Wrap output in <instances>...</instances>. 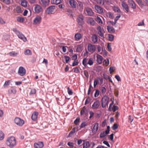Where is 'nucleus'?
Masks as SVG:
<instances>
[{
    "label": "nucleus",
    "mask_w": 148,
    "mask_h": 148,
    "mask_svg": "<svg viewBox=\"0 0 148 148\" xmlns=\"http://www.w3.org/2000/svg\"><path fill=\"white\" fill-rule=\"evenodd\" d=\"M6 144L10 148H12L16 144V140L14 136L8 137L6 140Z\"/></svg>",
    "instance_id": "obj_1"
},
{
    "label": "nucleus",
    "mask_w": 148,
    "mask_h": 148,
    "mask_svg": "<svg viewBox=\"0 0 148 148\" xmlns=\"http://www.w3.org/2000/svg\"><path fill=\"white\" fill-rule=\"evenodd\" d=\"M13 31L15 33L18 37L25 42L27 41L26 38L25 36L23 34L16 28H14L12 29Z\"/></svg>",
    "instance_id": "obj_2"
},
{
    "label": "nucleus",
    "mask_w": 148,
    "mask_h": 148,
    "mask_svg": "<svg viewBox=\"0 0 148 148\" xmlns=\"http://www.w3.org/2000/svg\"><path fill=\"white\" fill-rule=\"evenodd\" d=\"M109 98L108 96H105L102 98L101 105L102 108H105L106 106H108L109 103Z\"/></svg>",
    "instance_id": "obj_3"
},
{
    "label": "nucleus",
    "mask_w": 148,
    "mask_h": 148,
    "mask_svg": "<svg viewBox=\"0 0 148 148\" xmlns=\"http://www.w3.org/2000/svg\"><path fill=\"white\" fill-rule=\"evenodd\" d=\"M77 21L79 25H82L84 23V18L82 15H78L77 19Z\"/></svg>",
    "instance_id": "obj_4"
},
{
    "label": "nucleus",
    "mask_w": 148,
    "mask_h": 148,
    "mask_svg": "<svg viewBox=\"0 0 148 148\" xmlns=\"http://www.w3.org/2000/svg\"><path fill=\"white\" fill-rule=\"evenodd\" d=\"M14 121L16 124L20 126H22L24 123V120L18 117L15 118Z\"/></svg>",
    "instance_id": "obj_5"
},
{
    "label": "nucleus",
    "mask_w": 148,
    "mask_h": 148,
    "mask_svg": "<svg viewBox=\"0 0 148 148\" xmlns=\"http://www.w3.org/2000/svg\"><path fill=\"white\" fill-rule=\"evenodd\" d=\"M96 49V46L90 43L88 44V51L92 53L94 52Z\"/></svg>",
    "instance_id": "obj_6"
},
{
    "label": "nucleus",
    "mask_w": 148,
    "mask_h": 148,
    "mask_svg": "<svg viewBox=\"0 0 148 148\" xmlns=\"http://www.w3.org/2000/svg\"><path fill=\"white\" fill-rule=\"evenodd\" d=\"M97 29L98 31V34L99 35V36L101 37H104V32L103 28L100 25H99L97 28Z\"/></svg>",
    "instance_id": "obj_7"
},
{
    "label": "nucleus",
    "mask_w": 148,
    "mask_h": 148,
    "mask_svg": "<svg viewBox=\"0 0 148 148\" xmlns=\"http://www.w3.org/2000/svg\"><path fill=\"white\" fill-rule=\"evenodd\" d=\"M56 9V7L55 6H51L48 7L47 9V12L48 14H52Z\"/></svg>",
    "instance_id": "obj_8"
},
{
    "label": "nucleus",
    "mask_w": 148,
    "mask_h": 148,
    "mask_svg": "<svg viewBox=\"0 0 148 148\" xmlns=\"http://www.w3.org/2000/svg\"><path fill=\"white\" fill-rule=\"evenodd\" d=\"M26 70L22 66H20L19 67L18 71V74L21 76H23L25 74Z\"/></svg>",
    "instance_id": "obj_9"
},
{
    "label": "nucleus",
    "mask_w": 148,
    "mask_h": 148,
    "mask_svg": "<svg viewBox=\"0 0 148 148\" xmlns=\"http://www.w3.org/2000/svg\"><path fill=\"white\" fill-rule=\"evenodd\" d=\"M41 20L42 18L41 16L38 15L36 16L33 20L34 24H40L41 22Z\"/></svg>",
    "instance_id": "obj_10"
},
{
    "label": "nucleus",
    "mask_w": 148,
    "mask_h": 148,
    "mask_svg": "<svg viewBox=\"0 0 148 148\" xmlns=\"http://www.w3.org/2000/svg\"><path fill=\"white\" fill-rule=\"evenodd\" d=\"M100 105L99 101L96 99L92 106V108L93 109H97L99 108Z\"/></svg>",
    "instance_id": "obj_11"
},
{
    "label": "nucleus",
    "mask_w": 148,
    "mask_h": 148,
    "mask_svg": "<svg viewBox=\"0 0 148 148\" xmlns=\"http://www.w3.org/2000/svg\"><path fill=\"white\" fill-rule=\"evenodd\" d=\"M87 23L92 26H94L96 23L95 21L92 18H89L87 20Z\"/></svg>",
    "instance_id": "obj_12"
},
{
    "label": "nucleus",
    "mask_w": 148,
    "mask_h": 148,
    "mask_svg": "<svg viewBox=\"0 0 148 148\" xmlns=\"http://www.w3.org/2000/svg\"><path fill=\"white\" fill-rule=\"evenodd\" d=\"M95 8L98 13L101 14L103 13V9L101 7L97 5H95Z\"/></svg>",
    "instance_id": "obj_13"
},
{
    "label": "nucleus",
    "mask_w": 148,
    "mask_h": 148,
    "mask_svg": "<svg viewBox=\"0 0 148 148\" xmlns=\"http://www.w3.org/2000/svg\"><path fill=\"white\" fill-rule=\"evenodd\" d=\"M34 146L36 148H42L44 145L42 142H39L37 143H35L34 144Z\"/></svg>",
    "instance_id": "obj_14"
},
{
    "label": "nucleus",
    "mask_w": 148,
    "mask_h": 148,
    "mask_svg": "<svg viewBox=\"0 0 148 148\" xmlns=\"http://www.w3.org/2000/svg\"><path fill=\"white\" fill-rule=\"evenodd\" d=\"M34 10L35 12L37 13H39L42 10V7L39 5H36L34 8Z\"/></svg>",
    "instance_id": "obj_15"
},
{
    "label": "nucleus",
    "mask_w": 148,
    "mask_h": 148,
    "mask_svg": "<svg viewBox=\"0 0 148 148\" xmlns=\"http://www.w3.org/2000/svg\"><path fill=\"white\" fill-rule=\"evenodd\" d=\"M97 63L99 64H101L102 63L103 61V57L100 55L97 54Z\"/></svg>",
    "instance_id": "obj_16"
},
{
    "label": "nucleus",
    "mask_w": 148,
    "mask_h": 148,
    "mask_svg": "<svg viewBox=\"0 0 148 148\" xmlns=\"http://www.w3.org/2000/svg\"><path fill=\"white\" fill-rule=\"evenodd\" d=\"M38 113L37 112H34L32 114L31 119L33 121H36L38 118Z\"/></svg>",
    "instance_id": "obj_17"
},
{
    "label": "nucleus",
    "mask_w": 148,
    "mask_h": 148,
    "mask_svg": "<svg viewBox=\"0 0 148 148\" xmlns=\"http://www.w3.org/2000/svg\"><path fill=\"white\" fill-rule=\"evenodd\" d=\"M99 128V123H96L94 125L93 127L92 128V131L93 133H95L97 131Z\"/></svg>",
    "instance_id": "obj_18"
},
{
    "label": "nucleus",
    "mask_w": 148,
    "mask_h": 148,
    "mask_svg": "<svg viewBox=\"0 0 148 148\" xmlns=\"http://www.w3.org/2000/svg\"><path fill=\"white\" fill-rule=\"evenodd\" d=\"M129 5L133 9L136 8V4L133 0H128Z\"/></svg>",
    "instance_id": "obj_19"
},
{
    "label": "nucleus",
    "mask_w": 148,
    "mask_h": 148,
    "mask_svg": "<svg viewBox=\"0 0 148 148\" xmlns=\"http://www.w3.org/2000/svg\"><path fill=\"white\" fill-rule=\"evenodd\" d=\"M69 3L72 7L74 8H76V2L74 0H69Z\"/></svg>",
    "instance_id": "obj_20"
},
{
    "label": "nucleus",
    "mask_w": 148,
    "mask_h": 148,
    "mask_svg": "<svg viewBox=\"0 0 148 148\" xmlns=\"http://www.w3.org/2000/svg\"><path fill=\"white\" fill-rule=\"evenodd\" d=\"M121 5L125 10H126L127 13L129 12V9L127 5L124 2H122Z\"/></svg>",
    "instance_id": "obj_21"
},
{
    "label": "nucleus",
    "mask_w": 148,
    "mask_h": 148,
    "mask_svg": "<svg viewBox=\"0 0 148 148\" xmlns=\"http://www.w3.org/2000/svg\"><path fill=\"white\" fill-rule=\"evenodd\" d=\"M40 2L41 4L43 5V6H46L49 5V0H41V1Z\"/></svg>",
    "instance_id": "obj_22"
},
{
    "label": "nucleus",
    "mask_w": 148,
    "mask_h": 148,
    "mask_svg": "<svg viewBox=\"0 0 148 148\" xmlns=\"http://www.w3.org/2000/svg\"><path fill=\"white\" fill-rule=\"evenodd\" d=\"M86 11L89 16H92L93 15L94 12L90 8H86Z\"/></svg>",
    "instance_id": "obj_23"
},
{
    "label": "nucleus",
    "mask_w": 148,
    "mask_h": 148,
    "mask_svg": "<svg viewBox=\"0 0 148 148\" xmlns=\"http://www.w3.org/2000/svg\"><path fill=\"white\" fill-rule=\"evenodd\" d=\"M107 29L108 32L110 33H114L115 32V29L113 27H112L110 26H107Z\"/></svg>",
    "instance_id": "obj_24"
},
{
    "label": "nucleus",
    "mask_w": 148,
    "mask_h": 148,
    "mask_svg": "<svg viewBox=\"0 0 148 148\" xmlns=\"http://www.w3.org/2000/svg\"><path fill=\"white\" fill-rule=\"evenodd\" d=\"M92 40L94 43H96L98 41V37L96 34H93L91 37Z\"/></svg>",
    "instance_id": "obj_25"
},
{
    "label": "nucleus",
    "mask_w": 148,
    "mask_h": 148,
    "mask_svg": "<svg viewBox=\"0 0 148 148\" xmlns=\"http://www.w3.org/2000/svg\"><path fill=\"white\" fill-rule=\"evenodd\" d=\"M81 38L82 36L80 34L77 33L75 34V38L76 40H79Z\"/></svg>",
    "instance_id": "obj_26"
},
{
    "label": "nucleus",
    "mask_w": 148,
    "mask_h": 148,
    "mask_svg": "<svg viewBox=\"0 0 148 148\" xmlns=\"http://www.w3.org/2000/svg\"><path fill=\"white\" fill-rule=\"evenodd\" d=\"M83 145V148H89L90 146V143L88 141L84 142Z\"/></svg>",
    "instance_id": "obj_27"
},
{
    "label": "nucleus",
    "mask_w": 148,
    "mask_h": 148,
    "mask_svg": "<svg viewBox=\"0 0 148 148\" xmlns=\"http://www.w3.org/2000/svg\"><path fill=\"white\" fill-rule=\"evenodd\" d=\"M21 5L23 7H25L27 6V2L26 0H21Z\"/></svg>",
    "instance_id": "obj_28"
},
{
    "label": "nucleus",
    "mask_w": 148,
    "mask_h": 148,
    "mask_svg": "<svg viewBox=\"0 0 148 148\" xmlns=\"http://www.w3.org/2000/svg\"><path fill=\"white\" fill-rule=\"evenodd\" d=\"M88 59L86 58H84L83 59L82 61V64L85 67H86L87 64H88Z\"/></svg>",
    "instance_id": "obj_29"
},
{
    "label": "nucleus",
    "mask_w": 148,
    "mask_h": 148,
    "mask_svg": "<svg viewBox=\"0 0 148 148\" xmlns=\"http://www.w3.org/2000/svg\"><path fill=\"white\" fill-rule=\"evenodd\" d=\"M106 15L108 17L112 19L114 18V16L112 13L111 12H107L106 13Z\"/></svg>",
    "instance_id": "obj_30"
},
{
    "label": "nucleus",
    "mask_w": 148,
    "mask_h": 148,
    "mask_svg": "<svg viewBox=\"0 0 148 148\" xmlns=\"http://www.w3.org/2000/svg\"><path fill=\"white\" fill-rule=\"evenodd\" d=\"M75 128H73L72 130L69 133L68 136L69 137H70L72 136L75 133Z\"/></svg>",
    "instance_id": "obj_31"
},
{
    "label": "nucleus",
    "mask_w": 148,
    "mask_h": 148,
    "mask_svg": "<svg viewBox=\"0 0 148 148\" xmlns=\"http://www.w3.org/2000/svg\"><path fill=\"white\" fill-rule=\"evenodd\" d=\"M108 134V133H107L106 132H105L103 131L101 132L100 135V138H103L106 136V135Z\"/></svg>",
    "instance_id": "obj_32"
},
{
    "label": "nucleus",
    "mask_w": 148,
    "mask_h": 148,
    "mask_svg": "<svg viewBox=\"0 0 148 148\" xmlns=\"http://www.w3.org/2000/svg\"><path fill=\"white\" fill-rule=\"evenodd\" d=\"M16 20L20 23H23L24 21V19L22 17L18 16L16 18Z\"/></svg>",
    "instance_id": "obj_33"
},
{
    "label": "nucleus",
    "mask_w": 148,
    "mask_h": 148,
    "mask_svg": "<svg viewBox=\"0 0 148 148\" xmlns=\"http://www.w3.org/2000/svg\"><path fill=\"white\" fill-rule=\"evenodd\" d=\"M51 2L52 4H58L61 2V0H51Z\"/></svg>",
    "instance_id": "obj_34"
},
{
    "label": "nucleus",
    "mask_w": 148,
    "mask_h": 148,
    "mask_svg": "<svg viewBox=\"0 0 148 148\" xmlns=\"http://www.w3.org/2000/svg\"><path fill=\"white\" fill-rule=\"evenodd\" d=\"M24 54L25 55H31L32 54V52L29 49H27L25 50L24 52Z\"/></svg>",
    "instance_id": "obj_35"
},
{
    "label": "nucleus",
    "mask_w": 148,
    "mask_h": 148,
    "mask_svg": "<svg viewBox=\"0 0 148 148\" xmlns=\"http://www.w3.org/2000/svg\"><path fill=\"white\" fill-rule=\"evenodd\" d=\"M88 64L90 66L92 65L93 64V59L92 58H89L88 60Z\"/></svg>",
    "instance_id": "obj_36"
},
{
    "label": "nucleus",
    "mask_w": 148,
    "mask_h": 148,
    "mask_svg": "<svg viewBox=\"0 0 148 148\" xmlns=\"http://www.w3.org/2000/svg\"><path fill=\"white\" fill-rule=\"evenodd\" d=\"M101 92L103 95H104L106 92V89L104 87H102L100 89Z\"/></svg>",
    "instance_id": "obj_37"
},
{
    "label": "nucleus",
    "mask_w": 148,
    "mask_h": 148,
    "mask_svg": "<svg viewBox=\"0 0 148 148\" xmlns=\"http://www.w3.org/2000/svg\"><path fill=\"white\" fill-rule=\"evenodd\" d=\"M100 15L97 16V17L96 19V21L99 23L102 24L103 23V22L102 21L101 19L100 18V17L99 16Z\"/></svg>",
    "instance_id": "obj_38"
},
{
    "label": "nucleus",
    "mask_w": 148,
    "mask_h": 148,
    "mask_svg": "<svg viewBox=\"0 0 148 148\" xmlns=\"http://www.w3.org/2000/svg\"><path fill=\"white\" fill-rule=\"evenodd\" d=\"M86 108V106L83 107L80 112L81 115H83L85 113Z\"/></svg>",
    "instance_id": "obj_39"
},
{
    "label": "nucleus",
    "mask_w": 148,
    "mask_h": 148,
    "mask_svg": "<svg viewBox=\"0 0 148 148\" xmlns=\"http://www.w3.org/2000/svg\"><path fill=\"white\" fill-rule=\"evenodd\" d=\"M113 10L115 12H117L119 13L121 12V10L120 9L117 7L114 6L113 8Z\"/></svg>",
    "instance_id": "obj_40"
},
{
    "label": "nucleus",
    "mask_w": 148,
    "mask_h": 148,
    "mask_svg": "<svg viewBox=\"0 0 148 148\" xmlns=\"http://www.w3.org/2000/svg\"><path fill=\"white\" fill-rule=\"evenodd\" d=\"M18 53L15 52L14 51L10 52L9 53L10 56H15L18 55Z\"/></svg>",
    "instance_id": "obj_41"
},
{
    "label": "nucleus",
    "mask_w": 148,
    "mask_h": 148,
    "mask_svg": "<svg viewBox=\"0 0 148 148\" xmlns=\"http://www.w3.org/2000/svg\"><path fill=\"white\" fill-rule=\"evenodd\" d=\"M99 83V79H95L94 80V87L95 88L97 85Z\"/></svg>",
    "instance_id": "obj_42"
},
{
    "label": "nucleus",
    "mask_w": 148,
    "mask_h": 148,
    "mask_svg": "<svg viewBox=\"0 0 148 148\" xmlns=\"http://www.w3.org/2000/svg\"><path fill=\"white\" fill-rule=\"evenodd\" d=\"M103 63L104 65L106 66H107L109 64V60L107 59V60H105L103 61Z\"/></svg>",
    "instance_id": "obj_43"
},
{
    "label": "nucleus",
    "mask_w": 148,
    "mask_h": 148,
    "mask_svg": "<svg viewBox=\"0 0 148 148\" xmlns=\"http://www.w3.org/2000/svg\"><path fill=\"white\" fill-rule=\"evenodd\" d=\"M15 10L18 13H21L22 11L21 8L19 6H17Z\"/></svg>",
    "instance_id": "obj_44"
},
{
    "label": "nucleus",
    "mask_w": 148,
    "mask_h": 148,
    "mask_svg": "<svg viewBox=\"0 0 148 148\" xmlns=\"http://www.w3.org/2000/svg\"><path fill=\"white\" fill-rule=\"evenodd\" d=\"M16 90L15 89H10L8 90V93L11 94L12 93L15 94L16 93Z\"/></svg>",
    "instance_id": "obj_45"
},
{
    "label": "nucleus",
    "mask_w": 148,
    "mask_h": 148,
    "mask_svg": "<svg viewBox=\"0 0 148 148\" xmlns=\"http://www.w3.org/2000/svg\"><path fill=\"white\" fill-rule=\"evenodd\" d=\"M36 92V90L35 89H32L29 93V95H32L35 94Z\"/></svg>",
    "instance_id": "obj_46"
},
{
    "label": "nucleus",
    "mask_w": 148,
    "mask_h": 148,
    "mask_svg": "<svg viewBox=\"0 0 148 148\" xmlns=\"http://www.w3.org/2000/svg\"><path fill=\"white\" fill-rule=\"evenodd\" d=\"M97 2L98 4L103 5L104 3V0H97Z\"/></svg>",
    "instance_id": "obj_47"
},
{
    "label": "nucleus",
    "mask_w": 148,
    "mask_h": 148,
    "mask_svg": "<svg viewBox=\"0 0 148 148\" xmlns=\"http://www.w3.org/2000/svg\"><path fill=\"white\" fill-rule=\"evenodd\" d=\"M64 57L66 63H68V62L70 59V58L67 56H65Z\"/></svg>",
    "instance_id": "obj_48"
},
{
    "label": "nucleus",
    "mask_w": 148,
    "mask_h": 148,
    "mask_svg": "<svg viewBox=\"0 0 148 148\" xmlns=\"http://www.w3.org/2000/svg\"><path fill=\"white\" fill-rule=\"evenodd\" d=\"M4 138V133L1 131H0V140H2Z\"/></svg>",
    "instance_id": "obj_49"
},
{
    "label": "nucleus",
    "mask_w": 148,
    "mask_h": 148,
    "mask_svg": "<svg viewBox=\"0 0 148 148\" xmlns=\"http://www.w3.org/2000/svg\"><path fill=\"white\" fill-rule=\"evenodd\" d=\"M82 51V48L81 45H78L77 46V49L76 51L78 52H80Z\"/></svg>",
    "instance_id": "obj_50"
},
{
    "label": "nucleus",
    "mask_w": 148,
    "mask_h": 148,
    "mask_svg": "<svg viewBox=\"0 0 148 148\" xmlns=\"http://www.w3.org/2000/svg\"><path fill=\"white\" fill-rule=\"evenodd\" d=\"M67 91L68 94L70 95H71L73 94V92L72 90L69 87L67 88Z\"/></svg>",
    "instance_id": "obj_51"
},
{
    "label": "nucleus",
    "mask_w": 148,
    "mask_h": 148,
    "mask_svg": "<svg viewBox=\"0 0 148 148\" xmlns=\"http://www.w3.org/2000/svg\"><path fill=\"white\" fill-rule=\"evenodd\" d=\"M87 125V124L85 122L82 123L80 125V127L82 128L85 127Z\"/></svg>",
    "instance_id": "obj_52"
},
{
    "label": "nucleus",
    "mask_w": 148,
    "mask_h": 148,
    "mask_svg": "<svg viewBox=\"0 0 148 148\" xmlns=\"http://www.w3.org/2000/svg\"><path fill=\"white\" fill-rule=\"evenodd\" d=\"M91 100V99L90 98V97H88L87 98L85 101V105H86L87 104L89 103Z\"/></svg>",
    "instance_id": "obj_53"
},
{
    "label": "nucleus",
    "mask_w": 148,
    "mask_h": 148,
    "mask_svg": "<svg viewBox=\"0 0 148 148\" xmlns=\"http://www.w3.org/2000/svg\"><path fill=\"white\" fill-rule=\"evenodd\" d=\"M118 109V107L117 106L114 105L112 108V110L113 112H115L116 110Z\"/></svg>",
    "instance_id": "obj_54"
},
{
    "label": "nucleus",
    "mask_w": 148,
    "mask_h": 148,
    "mask_svg": "<svg viewBox=\"0 0 148 148\" xmlns=\"http://www.w3.org/2000/svg\"><path fill=\"white\" fill-rule=\"evenodd\" d=\"M114 36L112 34H109L108 35V38L110 41H112L114 39Z\"/></svg>",
    "instance_id": "obj_55"
},
{
    "label": "nucleus",
    "mask_w": 148,
    "mask_h": 148,
    "mask_svg": "<svg viewBox=\"0 0 148 148\" xmlns=\"http://www.w3.org/2000/svg\"><path fill=\"white\" fill-rule=\"evenodd\" d=\"M134 119L133 117V116H128V122L131 123L132 121H133Z\"/></svg>",
    "instance_id": "obj_56"
},
{
    "label": "nucleus",
    "mask_w": 148,
    "mask_h": 148,
    "mask_svg": "<svg viewBox=\"0 0 148 148\" xmlns=\"http://www.w3.org/2000/svg\"><path fill=\"white\" fill-rule=\"evenodd\" d=\"M115 68L114 67H110V68L109 71H110V74H112L114 72L115 70Z\"/></svg>",
    "instance_id": "obj_57"
},
{
    "label": "nucleus",
    "mask_w": 148,
    "mask_h": 148,
    "mask_svg": "<svg viewBox=\"0 0 148 148\" xmlns=\"http://www.w3.org/2000/svg\"><path fill=\"white\" fill-rule=\"evenodd\" d=\"M99 90H96L94 94L95 97H97L99 95Z\"/></svg>",
    "instance_id": "obj_58"
},
{
    "label": "nucleus",
    "mask_w": 148,
    "mask_h": 148,
    "mask_svg": "<svg viewBox=\"0 0 148 148\" xmlns=\"http://www.w3.org/2000/svg\"><path fill=\"white\" fill-rule=\"evenodd\" d=\"M67 14L71 17H73V12L71 11H68L67 12Z\"/></svg>",
    "instance_id": "obj_59"
},
{
    "label": "nucleus",
    "mask_w": 148,
    "mask_h": 148,
    "mask_svg": "<svg viewBox=\"0 0 148 148\" xmlns=\"http://www.w3.org/2000/svg\"><path fill=\"white\" fill-rule=\"evenodd\" d=\"M1 1L7 4H9L10 3V0H1Z\"/></svg>",
    "instance_id": "obj_60"
},
{
    "label": "nucleus",
    "mask_w": 148,
    "mask_h": 148,
    "mask_svg": "<svg viewBox=\"0 0 148 148\" xmlns=\"http://www.w3.org/2000/svg\"><path fill=\"white\" fill-rule=\"evenodd\" d=\"M136 1L138 3V5L141 6L142 5H143V4L142 3V1L141 0H136Z\"/></svg>",
    "instance_id": "obj_61"
},
{
    "label": "nucleus",
    "mask_w": 148,
    "mask_h": 148,
    "mask_svg": "<svg viewBox=\"0 0 148 148\" xmlns=\"http://www.w3.org/2000/svg\"><path fill=\"white\" fill-rule=\"evenodd\" d=\"M107 47L108 51H110L112 50V48L111 47V45L110 44L108 43Z\"/></svg>",
    "instance_id": "obj_62"
},
{
    "label": "nucleus",
    "mask_w": 148,
    "mask_h": 148,
    "mask_svg": "<svg viewBox=\"0 0 148 148\" xmlns=\"http://www.w3.org/2000/svg\"><path fill=\"white\" fill-rule=\"evenodd\" d=\"M5 22L0 16V24H5Z\"/></svg>",
    "instance_id": "obj_63"
},
{
    "label": "nucleus",
    "mask_w": 148,
    "mask_h": 148,
    "mask_svg": "<svg viewBox=\"0 0 148 148\" xmlns=\"http://www.w3.org/2000/svg\"><path fill=\"white\" fill-rule=\"evenodd\" d=\"M118 128V125L116 124H114L112 127L113 130H115Z\"/></svg>",
    "instance_id": "obj_64"
}]
</instances>
